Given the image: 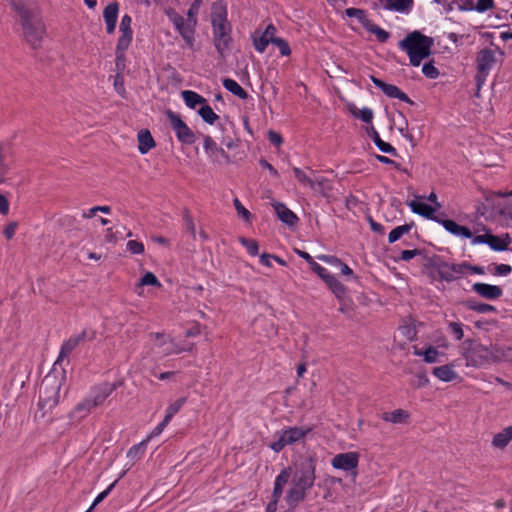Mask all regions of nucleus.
<instances>
[{
  "label": "nucleus",
  "mask_w": 512,
  "mask_h": 512,
  "mask_svg": "<svg viewBox=\"0 0 512 512\" xmlns=\"http://www.w3.org/2000/svg\"><path fill=\"white\" fill-rule=\"evenodd\" d=\"M413 354L415 356L422 357L423 361L428 364L440 362L441 357L445 355L437 347L432 345H429L423 349L415 346L413 348Z\"/></svg>",
  "instance_id": "6ab92c4d"
},
{
  "label": "nucleus",
  "mask_w": 512,
  "mask_h": 512,
  "mask_svg": "<svg viewBox=\"0 0 512 512\" xmlns=\"http://www.w3.org/2000/svg\"><path fill=\"white\" fill-rule=\"evenodd\" d=\"M146 447H147V441H141L140 443L132 446L128 450L127 457L130 460H132L133 462L137 461L144 455V453L146 451Z\"/></svg>",
  "instance_id": "58836bf2"
},
{
  "label": "nucleus",
  "mask_w": 512,
  "mask_h": 512,
  "mask_svg": "<svg viewBox=\"0 0 512 512\" xmlns=\"http://www.w3.org/2000/svg\"><path fill=\"white\" fill-rule=\"evenodd\" d=\"M488 239L489 247L495 251L506 250L508 246L511 244V238L509 237L508 234H504L501 236H495L490 234Z\"/></svg>",
  "instance_id": "cd10ccee"
},
{
  "label": "nucleus",
  "mask_w": 512,
  "mask_h": 512,
  "mask_svg": "<svg viewBox=\"0 0 512 512\" xmlns=\"http://www.w3.org/2000/svg\"><path fill=\"white\" fill-rule=\"evenodd\" d=\"M17 229V223L16 222H11L9 223L3 230V234L4 236L7 238V239H11L13 238V236L15 235V231Z\"/></svg>",
  "instance_id": "0e129e2a"
},
{
  "label": "nucleus",
  "mask_w": 512,
  "mask_h": 512,
  "mask_svg": "<svg viewBox=\"0 0 512 512\" xmlns=\"http://www.w3.org/2000/svg\"><path fill=\"white\" fill-rule=\"evenodd\" d=\"M290 474H291L290 469H283L277 475V477L275 479V483H274L272 500L267 505L266 512H276L277 504L279 502V499L282 496L284 486L287 484L288 480L290 479Z\"/></svg>",
  "instance_id": "4468645a"
},
{
  "label": "nucleus",
  "mask_w": 512,
  "mask_h": 512,
  "mask_svg": "<svg viewBox=\"0 0 512 512\" xmlns=\"http://www.w3.org/2000/svg\"><path fill=\"white\" fill-rule=\"evenodd\" d=\"M512 441V425L504 428L494 435L492 446L497 449H504Z\"/></svg>",
  "instance_id": "bb28decb"
},
{
  "label": "nucleus",
  "mask_w": 512,
  "mask_h": 512,
  "mask_svg": "<svg viewBox=\"0 0 512 512\" xmlns=\"http://www.w3.org/2000/svg\"><path fill=\"white\" fill-rule=\"evenodd\" d=\"M494 7V0H478L476 6H473L472 2L468 3L464 10H473L475 9L477 12L483 13Z\"/></svg>",
  "instance_id": "ea45409f"
},
{
  "label": "nucleus",
  "mask_w": 512,
  "mask_h": 512,
  "mask_svg": "<svg viewBox=\"0 0 512 512\" xmlns=\"http://www.w3.org/2000/svg\"><path fill=\"white\" fill-rule=\"evenodd\" d=\"M441 223L446 231H448L449 233H451L457 237H461V238H471L472 237V233L467 227L461 226L453 220H443Z\"/></svg>",
  "instance_id": "393cba45"
},
{
  "label": "nucleus",
  "mask_w": 512,
  "mask_h": 512,
  "mask_svg": "<svg viewBox=\"0 0 512 512\" xmlns=\"http://www.w3.org/2000/svg\"><path fill=\"white\" fill-rule=\"evenodd\" d=\"M166 15L174 25L175 29L184 39L189 47L193 46L194 33L197 20L196 19H184L181 15L175 12L173 9L166 10Z\"/></svg>",
  "instance_id": "1a4fd4ad"
},
{
  "label": "nucleus",
  "mask_w": 512,
  "mask_h": 512,
  "mask_svg": "<svg viewBox=\"0 0 512 512\" xmlns=\"http://www.w3.org/2000/svg\"><path fill=\"white\" fill-rule=\"evenodd\" d=\"M472 290L479 296L488 300L498 299L503 294L501 287L481 282L474 283Z\"/></svg>",
  "instance_id": "a211bd4d"
},
{
  "label": "nucleus",
  "mask_w": 512,
  "mask_h": 512,
  "mask_svg": "<svg viewBox=\"0 0 512 512\" xmlns=\"http://www.w3.org/2000/svg\"><path fill=\"white\" fill-rule=\"evenodd\" d=\"M223 86L230 91L232 94L238 96L241 99L247 98L246 91L233 79L227 78L223 80Z\"/></svg>",
  "instance_id": "c9c22d12"
},
{
  "label": "nucleus",
  "mask_w": 512,
  "mask_h": 512,
  "mask_svg": "<svg viewBox=\"0 0 512 512\" xmlns=\"http://www.w3.org/2000/svg\"><path fill=\"white\" fill-rule=\"evenodd\" d=\"M150 339L157 353L164 356L191 351L194 347L191 342L180 343L165 333H152Z\"/></svg>",
  "instance_id": "423d86ee"
},
{
  "label": "nucleus",
  "mask_w": 512,
  "mask_h": 512,
  "mask_svg": "<svg viewBox=\"0 0 512 512\" xmlns=\"http://www.w3.org/2000/svg\"><path fill=\"white\" fill-rule=\"evenodd\" d=\"M408 206L414 213H417L426 218H432L434 213L440 208L439 203H436V206H431L420 200L410 201Z\"/></svg>",
  "instance_id": "5701e85b"
},
{
  "label": "nucleus",
  "mask_w": 512,
  "mask_h": 512,
  "mask_svg": "<svg viewBox=\"0 0 512 512\" xmlns=\"http://www.w3.org/2000/svg\"><path fill=\"white\" fill-rule=\"evenodd\" d=\"M145 286H152V287L160 288V287H162V284L158 280V278L155 276L154 273L147 271L136 283L135 288H134L135 293L140 297L146 296Z\"/></svg>",
  "instance_id": "412c9836"
},
{
  "label": "nucleus",
  "mask_w": 512,
  "mask_h": 512,
  "mask_svg": "<svg viewBox=\"0 0 512 512\" xmlns=\"http://www.w3.org/2000/svg\"><path fill=\"white\" fill-rule=\"evenodd\" d=\"M346 15L348 17H354L358 20L359 23L362 24V26L364 27L365 25V22H368V18L366 17V14L363 10L361 9H356V8H348L346 11H345Z\"/></svg>",
  "instance_id": "49530a36"
},
{
  "label": "nucleus",
  "mask_w": 512,
  "mask_h": 512,
  "mask_svg": "<svg viewBox=\"0 0 512 512\" xmlns=\"http://www.w3.org/2000/svg\"><path fill=\"white\" fill-rule=\"evenodd\" d=\"M359 463V454L357 452H345L337 454L331 460L333 468L343 471H353L356 476V468Z\"/></svg>",
  "instance_id": "ddd939ff"
},
{
  "label": "nucleus",
  "mask_w": 512,
  "mask_h": 512,
  "mask_svg": "<svg viewBox=\"0 0 512 512\" xmlns=\"http://www.w3.org/2000/svg\"><path fill=\"white\" fill-rule=\"evenodd\" d=\"M468 264L463 263H447L441 262L436 265L437 273L441 280L454 281L467 274Z\"/></svg>",
  "instance_id": "f8f14e48"
},
{
  "label": "nucleus",
  "mask_w": 512,
  "mask_h": 512,
  "mask_svg": "<svg viewBox=\"0 0 512 512\" xmlns=\"http://www.w3.org/2000/svg\"><path fill=\"white\" fill-rule=\"evenodd\" d=\"M61 383L55 376H46L40 387L39 404L52 410L59 403Z\"/></svg>",
  "instance_id": "6e6552de"
},
{
  "label": "nucleus",
  "mask_w": 512,
  "mask_h": 512,
  "mask_svg": "<svg viewBox=\"0 0 512 512\" xmlns=\"http://www.w3.org/2000/svg\"><path fill=\"white\" fill-rule=\"evenodd\" d=\"M413 7V0H385V8L399 13H408Z\"/></svg>",
  "instance_id": "c756f323"
},
{
  "label": "nucleus",
  "mask_w": 512,
  "mask_h": 512,
  "mask_svg": "<svg viewBox=\"0 0 512 512\" xmlns=\"http://www.w3.org/2000/svg\"><path fill=\"white\" fill-rule=\"evenodd\" d=\"M234 207L237 211V214L243 218L245 221H250L251 213L241 204L238 198L233 200Z\"/></svg>",
  "instance_id": "3c124183"
},
{
  "label": "nucleus",
  "mask_w": 512,
  "mask_h": 512,
  "mask_svg": "<svg viewBox=\"0 0 512 512\" xmlns=\"http://www.w3.org/2000/svg\"><path fill=\"white\" fill-rule=\"evenodd\" d=\"M410 231V227L408 225H402L394 228L388 236L389 243H394L399 240L404 234Z\"/></svg>",
  "instance_id": "37998d69"
},
{
  "label": "nucleus",
  "mask_w": 512,
  "mask_h": 512,
  "mask_svg": "<svg viewBox=\"0 0 512 512\" xmlns=\"http://www.w3.org/2000/svg\"><path fill=\"white\" fill-rule=\"evenodd\" d=\"M274 45H276V46L278 47V49H279V51H280L281 55H283V56H289V55L291 54V49H290V47H289V44H288V42H287V41H285L284 39H282V38H277V39L275 40V44H274Z\"/></svg>",
  "instance_id": "6e6d98bb"
},
{
  "label": "nucleus",
  "mask_w": 512,
  "mask_h": 512,
  "mask_svg": "<svg viewBox=\"0 0 512 512\" xmlns=\"http://www.w3.org/2000/svg\"><path fill=\"white\" fill-rule=\"evenodd\" d=\"M181 97L186 104L187 107L190 109H197L200 108L207 100L202 97L200 94L191 91V90H184L181 92Z\"/></svg>",
  "instance_id": "a878e982"
},
{
  "label": "nucleus",
  "mask_w": 512,
  "mask_h": 512,
  "mask_svg": "<svg viewBox=\"0 0 512 512\" xmlns=\"http://www.w3.org/2000/svg\"><path fill=\"white\" fill-rule=\"evenodd\" d=\"M114 485L115 483H112L106 490L98 494V496L94 499L93 503L91 504V509H94L100 502H102L108 496Z\"/></svg>",
  "instance_id": "bf43d9fd"
},
{
  "label": "nucleus",
  "mask_w": 512,
  "mask_h": 512,
  "mask_svg": "<svg viewBox=\"0 0 512 512\" xmlns=\"http://www.w3.org/2000/svg\"><path fill=\"white\" fill-rule=\"evenodd\" d=\"M132 37L133 35L131 34H121L117 42L116 51L126 52L131 44Z\"/></svg>",
  "instance_id": "09e8293b"
},
{
  "label": "nucleus",
  "mask_w": 512,
  "mask_h": 512,
  "mask_svg": "<svg viewBox=\"0 0 512 512\" xmlns=\"http://www.w3.org/2000/svg\"><path fill=\"white\" fill-rule=\"evenodd\" d=\"M311 268L325 283L331 280V278L334 276L317 262L312 263Z\"/></svg>",
  "instance_id": "de8ad7c7"
},
{
  "label": "nucleus",
  "mask_w": 512,
  "mask_h": 512,
  "mask_svg": "<svg viewBox=\"0 0 512 512\" xmlns=\"http://www.w3.org/2000/svg\"><path fill=\"white\" fill-rule=\"evenodd\" d=\"M318 259L335 267H338L342 263L339 258L330 255H319Z\"/></svg>",
  "instance_id": "052dcab7"
},
{
  "label": "nucleus",
  "mask_w": 512,
  "mask_h": 512,
  "mask_svg": "<svg viewBox=\"0 0 512 512\" xmlns=\"http://www.w3.org/2000/svg\"><path fill=\"white\" fill-rule=\"evenodd\" d=\"M239 242L246 248L247 252L251 256H256L258 254L259 245H258L257 241H255L253 239H247L244 237H240Z\"/></svg>",
  "instance_id": "c03bdc74"
},
{
  "label": "nucleus",
  "mask_w": 512,
  "mask_h": 512,
  "mask_svg": "<svg viewBox=\"0 0 512 512\" xmlns=\"http://www.w3.org/2000/svg\"><path fill=\"white\" fill-rule=\"evenodd\" d=\"M9 152L10 147L7 144H0V185L5 182L6 175L10 169L6 162Z\"/></svg>",
  "instance_id": "2f4dec72"
},
{
  "label": "nucleus",
  "mask_w": 512,
  "mask_h": 512,
  "mask_svg": "<svg viewBox=\"0 0 512 512\" xmlns=\"http://www.w3.org/2000/svg\"><path fill=\"white\" fill-rule=\"evenodd\" d=\"M169 423L168 422H165V420L163 419L162 422H160L149 434L148 436L146 437V439L144 441H147V443L152 439V438H155V437H158L159 435H161V433L164 431V429L167 427Z\"/></svg>",
  "instance_id": "5fc2aeb1"
},
{
  "label": "nucleus",
  "mask_w": 512,
  "mask_h": 512,
  "mask_svg": "<svg viewBox=\"0 0 512 512\" xmlns=\"http://www.w3.org/2000/svg\"><path fill=\"white\" fill-rule=\"evenodd\" d=\"M422 73L430 79H436L439 76L438 69L432 63H425L422 67Z\"/></svg>",
  "instance_id": "864d4df0"
},
{
  "label": "nucleus",
  "mask_w": 512,
  "mask_h": 512,
  "mask_svg": "<svg viewBox=\"0 0 512 512\" xmlns=\"http://www.w3.org/2000/svg\"><path fill=\"white\" fill-rule=\"evenodd\" d=\"M364 28L372 33L373 35H375L376 39L379 41V42H386L389 38V33L382 29L381 27L375 25L374 23H372L370 20H368V22H365V25H364Z\"/></svg>",
  "instance_id": "72a5a7b5"
},
{
  "label": "nucleus",
  "mask_w": 512,
  "mask_h": 512,
  "mask_svg": "<svg viewBox=\"0 0 512 512\" xmlns=\"http://www.w3.org/2000/svg\"><path fill=\"white\" fill-rule=\"evenodd\" d=\"M115 388V384L108 382L95 386L92 389L89 397L82 403L78 404L77 409L90 411L91 409L101 405L106 400V398L111 395Z\"/></svg>",
  "instance_id": "9d476101"
},
{
  "label": "nucleus",
  "mask_w": 512,
  "mask_h": 512,
  "mask_svg": "<svg viewBox=\"0 0 512 512\" xmlns=\"http://www.w3.org/2000/svg\"><path fill=\"white\" fill-rule=\"evenodd\" d=\"M313 184L314 185H310V188L313 191L322 193V194H325L326 191L330 188L329 182L326 179H324L323 177L314 176Z\"/></svg>",
  "instance_id": "79ce46f5"
},
{
  "label": "nucleus",
  "mask_w": 512,
  "mask_h": 512,
  "mask_svg": "<svg viewBox=\"0 0 512 512\" xmlns=\"http://www.w3.org/2000/svg\"><path fill=\"white\" fill-rule=\"evenodd\" d=\"M211 21L216 49L223 54L230 43V25L227 21V9L222 2L212 6Z\"/></svg>",
  "instance_id": "20e7f679"
},
{
  "label": "nucleus",
  "mask_w": 512,
  "mask_h": 512,
  "mask_svg": "<svg viewBox=\"0 0 512 512\" xmlns=\"http://www.w3.org/2000/svg\"><path fill=\"white\" fill-rule=\"evenodd\" d=\"M462 351L466 367L482 368L501 362L506 357L503 348L491 345L485 346L480 343L466 341Z\"/></svg>",
  "instance_id": "f03ea898"
},
{
  "label": "nucleus",
  "mask_w": 512,
  "mask_h": 512,
  "mask_svg": "<svg viewBox=\"0 0 512 512\" xmlns=\"http://www.w3.org/2000/svg\"><path fill=\"white\" fill-rule=\"evenodd\" d=\"M374 142L382 152L395 153V149L389 143L383 141L378 135L375 137Z\"/></svg>",
  "instance_id": "4d7b16f0"
},
{
  "label": "nucleus",
  "mask_w": 512,
  "mask_h": 512,
  "mask_svg": "<svg viewBox=\"0 0 512 512\" xmlns=\"http://www.w3.org/2000/svg\"><path fill=\"white\" fill-rule=\"evenodd\" d=\"M23 35L32 48H38L46 34V27L41 19L31 16L27 10L20 12Z\"/></svg>",
  "instance_id": "39448f33"
},
{
  "label": "nucleus",
  "mask_w": 512,
  "mask_h": 512,
  "mask_svg": "<svg viewBox=\"0 0 512 512\" xmlns=\"http://www.w3.org/2000/svg\"><path fill=\"white\" fill-rule=\"evenodd\" d=\"M371 80L388 97L397 98V99L407 102V103L410 102L409 97L404 92H402L397 86H395L393 84H387V83L383 82L382 80L375 78V77H371Z\"/></svg>",
  "instance_id": "aec40b11"
},
{
  "label": "nucleus",
  "mask_w": 512,
  "mask_h": 512,
  "mask_svg": "<svg viewBox=\"0 0 512 512\" xmlns=\"http://www.w3.org/2000/svg\"><path fill=\"white\" fill-rule=\"evenodd\" d=\"M466 306L479 313H487L492 312L495 310V308L492 305L485 304V303H475L473 301H467Z\"/></svg>",
  "instance_id": "a18cd8bd"
},
{
  "label": "nucleus",
  "mask_w": 512,
  "mask_h": 512,
  "mask_svg": "<svg viewBox=\"0 0 512 512\" xmlns=\"http://www.w3.org/2000/svg\"><path fill=\"white\" fill-rule=\"evenodd\" d=\"M186 403V398L181 397L174 402L170 403L165 411V422L170 423L173 416L179 412V410L183 407V405Z\"/></svg>",
  "instance_id": "e433bc0d"
},
{
  "label": "nucleus",
  "mask_w": 512,
  "mask_h": 512,
  "mask_svg": "<svg viewBox=\"0 0 512 512\" xmlns=\"http://www.w3.org/2000/svg\"><path fill=\"white\" fill-rule=\"evenodd\" d=\"M275 32L276 28L270 24L264 32L259 35L255 34L253 37V44L256 51L263 53L270 43L275 44V40L278 38L275 37Z\"/></svg>",
  "instance_id": "f3484780"
},
{
  "label": "nucleus",
  "mask_w": 512,
  "mask_h": 512,
  "mask_svg": "<svg viewBox=\"0 0 512 512\" xmlns=\"http://www.w3.org/2000/svg\"><path fill=\"white\" fill-rule=\"evenodd\" d=\"M119 6L117 3H111L106 6L103 11V18L105 22H117Z\"/></svg>",
  "instance_id": "a19ab883"
},
{
  "label": "nucleus",
  "mask_w": 512,
  "mask_h": 512,
  "mask_svg": "<svg viewBox=\"0 0 512 512\" xmlns=\"http://www.w3.org/2000/svg\"><path fill=\"white\" fill-rule=\"evenodd\" d=\"M326 284L338 299L341 300L345 297L346 287L335 276H333Z\"/></svg>",
  "instance_id": "4c0bfd02"
},
{
  "label": "nucleus",
  "mask_w": 512,
  "mask_h": 512,
  "mask_svg": "<svg viewBox=\"0 0 512 512\" xmlns=\"http://www.w3.org/2000/svg\"><path fill=\"white\" fill-rule=\"evenodd\" d=\"M131 23H132L131 17L128 14H125L121 18L120 27H119L120 33L133 35V31L131 29Z\"/></svg>",
  "instance_id": "603ef678"
},
{
  "label": "nucleus",
  "mask_w": 512,
  "mask_h": 512,
  "mask_svg": "<svg viewBox=\"0 0 512 512\" xmlns=\"http://www.w3.org/2000/svg\"><path fill=\"white\" fill-rule=\"evenodd\" d=\"M126 248L131 254L135 255H139L144 252L143 243L137 240H129L126 244Z\"/></svg>",
  "instance_id": "8fccbe9b"
},
{
  "label": "nucleus",
  "mask_w": 512,
  "mask_h": 512,
  "mask_svg": "<svg viewBox=\"0 0 512 512\" xmlns=\"http://www.w3.org/2000/svg\"><path fill=\"white\" fill-rule=\"evenodd\" d=\"M287 469L291 470L292 480L285 496V502L287 509H292L305 499L308 490L314 485L315 465L312 459H306L295 463L293 468L288 467Z\"/></svg>",
  "instance_id": "f257e3e1"
},
{
  "label": "nucleus",
  "mask_w": 512,
  "mask_h": 512,
  "mask_svg": "<svg viewBox=\"0 0 512 512\" xmlns=\"http://www.w3.org/2000/svg\"><path fill=\"white\" fill-rule=\"evenodd\" d=\"M409 418V413L403 409H396L391 412H384L382 419L392 424L406 423Z\"/></svg>",
  "instance_id": "c85d7f7f"
},
{
  "label": "nucleus",
  "mask_w": 512,
  "mask_h": 512,
  "mask_svg": "<svg viewBox=\"0 0 512 512\" xmlns=\"http://www.w3.org/2000/svg\"><path fill=\"white\" fill-rule=\"evenodd\" d=\"M203 121L212 125L218 120V115L213 109L207 104V101L197 110Z\"/></svg>",
  "instance_id": "f704fd0d"
},
{
  "label": "nucleus",
  "mask_w": 512,
  "mask_h": 512,
  "mask_svg": "<svg viewBox=\"0 0 512 512\" xmlns=\"http://www.w3.org/2000/svg\"><path fill=\"white\" fill-rule=\"evenodd\" d=\"M357 118L361 119L362 121L369 123L371 122L373 118V112L369 108H362L359 110V114H357Z\"/></svg>",
  "instance_id": "680f3d73"
},
{
  "label": "nucleus",
  "mask_w": 512,
  "mask_h": 512,
  "mask_svg": "<svg viewBox=\"0 0 512 512\" xmlns=\"http://www.w3.org/2000/svg\"><path fill=\"white\" fill-rule=\"evenodd\" d=\"M400 332L410 341L413 340L416 336L415 329L409 325L401 326Z\"/></svg>",
  "instance_id": "e2e57ef3"
},
{
  "label": "nucleus",
  "mask_w": 512,
  "mask_h": 512,
  "mask_svg": "<svg viewBox=\"0 0 512 512\" xmlns=\"http://www.w3.org/2000/svg\"><path fill=\"white\" fill-rule=\"evenodd\" d=\"M83 335H74L63 342L58 361L68 356L81 342Z\"/></svg>",
  "instance_id": "7c9ffc66"
},
{
  "label": "nucleus",
  "mask_w": 512,
  "mask_h": 512,
  "mask_svg": "<svg viewBox=\"0 0 512 512\" xmlns=\"http://www.w3.org/2000/svg\"><path fill=\"white\" fill-rule=\"evenodd\" d=\"M449 328L452 331V333L455 335L457 340H461L464 337L462 324H460L458 322H450Z\"/></svg>",
  "instance_id": "13d9d810"
},
{
  "label": "nucleus",
  "mask_w": 512,
  "mask_h": 512,
  "mask_svg": "<svg viewBox=\"0 0 512 512\" xmlns=\"http://www.w3.org/2000/svg\"><path fill=\"white\" fill-rule=\"evenodd\" d=\"M293 173L296 179L304 186L310 187L313 184L314 172L310 169L304 171L298 167H293Z\"/></svg>",
  "instance_id": "473e14b6"
},
{
  "label": "nucleus",
  "mask_w": 512,
  "mask_h": 512,
  "mask_svg": "<svg viewBox=\"0 0 512 512\" xmlns=\"http://www.w3.org/2000/svg\"><path fill=\"white\" fill-rule=\"evenodd\" d=\"M104 239L108 243H115L117 241L116 233L112 228H107L104 232Z\"/></svg>",
  "instance_id": "774afa93"
},
{
  "label": "nucleus",
  "mask_w": 512,
  "mask_h": 512,
  "mask_svg": "<svg viewBox=\"0 0 512 512\" xmlns=\"http://www.w3.org/2000/svg\"><path fill=\"white\" fill-rule=\"evenodd\" d=\"M310 431L311 428L308 426H294L281 429L275 433V440L270 443L269 447L278 453L284 447L302 441Z\"/></svg>",
  "instance_id": "0eeeda50"
},
{
  "label": "nucleus",
  "mask_w": 512,
  "mask_h": 512,
  "mask_svg": "<svg viewBox=\"0 0 512 512\" xmlns=\"http://www.w3.org/2000/svg\"><path fill=\"white\" fill-rule=\"evenodd\" d=\"M167 117L177 139L181 143L190 145L195 142L193 131L184 123L178 114L170 111L167 113Z\"/></svg>",
  "instance_id": "9b49d317"
},
{
  "label": "nucleus",
  "mask_w": 512,
  "mask_h": 512,
  "mask_svg": "<svg viewBox=\"0 0 512 512\" xmlns=\"http://www.w3.org/2000/svg\"><path fill=\"white\" fill-rule=\"evenodd\" d=\"M268 138L270 142L275 146H280L283 142L281 135L274 131H269Z\"/></svg>",
  "instance_id": "69168bd1"
},
{
  "label": "nucleus",
  "mask_w": 512,
  "mask_h": 512,
  "mask_svg": "<svg viewBox=\"0 0 512 512\" xmlns=\"http://www.w3.org/2000/svg\"><path fill=\"white\" fill-rule=\"evenodd\" d=\"M137 140L138 150L142 155L148 153L156 145L150 131L146 129L140 130L138 132Z\"/></svg>",
  "instance_id": "b1692460"
},
{
  "label": "nucleus",
  "mask_w": 512,
  "mask_h": 512,
  "mask_svg": "<svg viewBox=\"0 0 512 512\" xmlns=\"http://www.w3.org/2000/svg\"><path fill=\"white\" fill-rule=\"evenodd\" d=\"M432 375L444 383L461 382L462 378L455 369L453 363L436 366L432 369Z\"/></svg>",
  "instance_id": "dca6fc26"
},
{
  "label": "nucleus",
  "mask_w": 512,
  "mask_h": 512,
  "mask_svg": "<svg viewBox=\"0 0 512 512\" xmlns=\"http://www.w3.org/2000/svg\"><path fill=\"white\" fill-rule=\"evenodd\" d=\"M420 252L419 250L417 249H413V250H403L401 252V256L400 258L404 261H409L411 260L412 258H414L416 255H418Z\"/></svg>",
  "instance_id": "338daca9"
},
{
  "label": "nucleus",
  "mask_w": 512,
  "mask_h": 512,
  "mask_svg": "<svg viewBox=\"0 0 512 512\" xmlns=\"http://www.w3.org/2000/svg\"><path fill=\"white\" fill-rule=\"evenodd\" d=\"M432 45L433 40L418 31L410 33L399 43V47L407 53L412 66H419L422 60L431 54Z\"/></svg>",
  "instance_id": "7ed1b4c3"
},
{
  "label": "nucleus",
  "mask_w": 512,
  "mask_h": 512,
  "mask_svg": "<svg viewBox=\"0 0 512 512\" xmlns=\"http://www.w3.org/2000/svg\"><path fill=\"white\" fill-rule=\"evenodd\" d=\"M272 206L277 214V217L285 224L289 226H294L298 217L294 212H292L285 204L274 201Z\"/></svg>",
  "instance_id": "4be33fe9"
},
{
  "label": "nucleus",
  "mask_w": 512,
  "mask_h": 512,
  "mask_svg": "<svg viewBox=\"0 0 512 512\" xmlns=\"http://www.w3.org/2000/svg\"><path fill=\"white\" fill-rule=\"evenodd\" d=\"M203 147L213 163L230 162L228 154L209 135L203 136Z\"/></svg>",
  "instance_id": "2eb2a0df"
}]
</instances>
